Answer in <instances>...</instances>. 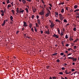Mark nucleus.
<instances>
[{
	"mask_svg": "<svg viewBox=\"0 0 79 79\" xmlns=\"http://www.w3.org/2000/svg\"><path fill=\"white\" fill-rule=\"evenodd\" d=\"M68 59H71V60H73V61H76V60H77V58H74V57H68L67 58Z\"/></svg>",
	"mask_w": 79,
	"mask_h": 79,
	"instance_id": "nucleus-1",
	"label": "nucleus"
},
{
	"mask_svg": "<svg viewBox=\"0 0 79 79\" xmlns=\"http://www.w3.org/2000/svg\"><path fill=\"white\" fill-rule=\"evenodd\" d=\"M53 37H55V38H58L59 37V36H58L57 35L55 34H54V35H53Z\"/></svg>",
	"mask_w": 79,
	"mask_h": 79,
	"instance_id": "nucleus-2",
	"label": "nucleus"
},
{
	"mask_svg": "<svg viewBox=\"0 0 79 79\" xmlns=\"http://www.w3.org/2000/svg\"><path fill=\"white\" fill-rule=\"evenodd\" d=\"M51 25H50V26L51 27V28H53L55 26V24H53V23H51Z\"/></svg>",
	"mask_w": 79,
	"mask_h": 79,
	"instance_id": "nucleus-3",
	"label": "nucleus"
},
{
	"mask_svg": "<svg viewBox=\"0 0 79 79\" xmlns=\"http://www.w3.org/2000/svg\"><path fill=\"white\" fill-rule=\"evenodd\" d=\"M23 26L24 27H26L27 26V23H26V22H25V21H23Z\"/></svg>",
	"mask_w": 79,
	"mask_h": 79,
	"instance_id": "nucleus-4",
	"label": "nucleus"
},
{
	"mask_svg": "<svg viewBox=\"0 0 79 79\" xmlns=\"http://www.w3.org/2000/svg\"><path fill=\"white\" fill-rule=\"evenodd\" d=\"M45 33L46 34H48V35L50 34V32L49 31V29H48L47 31H45Z\"/></svg>",
	"mask_w": 79,
	"mask_h": 79,
	"instance_id": "nucleus-5",
	"label": "nucleus"
},
{
	"mask_svg": "<svg viewBox=\"0 0 79 79\" xmlns=\"http://www.w3.org/2000/svg\"><path fill=\"white\" fill-rule=\"evenodd\" d=\"M24 10H22V9H21L20 10L19 13V14H22V13H24Z\"/></svg>",
	"mask_w": 79,
	"mask_h": 79,
	"instance_id": "nucleus-6",
	"label": "nucleus"
},
{
	"mask_svg": "<svg viewBox=\"0 0 79 79\" xmlns=\"http://www.w3.org/2000/svg\"><path fill=\"white\" fill-rule=\"evenodd\" d=\"M55 16L56 18H58V13L56 12H55Z\"/></svg>",
	"mask_w": 79,
	"mask_h": 79,
	"instance_id": "nucleus-7",
	"label": "nucleus"
},
{
	"mask_svg": "<svg viewBox=\"0 0 79 79\" xmlns=\"http://www.w3.org/2000/svg\"><path fill=\"white\" fill-rule=\"evenodd\" d=\"M60 2L61 5H64V1L62 0Z\"/></svg>",
	"mask_w": 79,
	"mask_h": 79,
	"instance_id": "nucleus-8",
	"label": "nucleus"
},
{
	"mask_svg": "<svg viewBox=\"0 0 79 79\" xmlns=\"http://www.w3.org/2000/svg\"><path fill=\"white\" fill-rule=\"evenodd\" d=\"M22 2H23V4L24 5L25 3H26V0H22Z\"/></svg>",
	"mask_w": 79,
	"mask_h": 79,
	"instance_id": "nucleus-9",
	"label": "nucleus"
},
{
	"mask_svg": "<svg viewBox=\"0 0 79 79\" xmlns=\"http://www.w3.org/2000/svg\"><path fill=\"white\" fill-rule=\"evenodd\" d=\"M49 15H50V14L48 12H47V14H46L45 16L46 17H48V16H49Z\"/></svg>",
	"mask_w": 79,
	"mask_h": 79,
	"instance_id": "nucleus-10",
	"label": "nucleus"
},
{
	"mask_svg": "<svg viewBox=\"0 0 79 79\" xmlns=\"http://www.w3.org/2000/svg\"><path fill=\"white\" fill-rule=\"evenodd\" d=\"M16 11L17 13H19L20 10H19V8H17V10H16Z\"/></svg>",
	"mask_w": 79,
	"mask_h": 79,
	"instance_id": "nucleus-11",
	"label": "nucleus"
},
{
	"mask_svg": "<svg viewBox=\"0 0 79 79\" xmlns=\"http://www.w3.org/2000/svg\"><path fill=\"white\" fill-rule=\"evenodd\" d=\"M6 23V22H5V21L4 20V21L3 22V23L2 24V26H4Z\"/></svg>",
	"mask_w": 79,
	"mask_h": 79,
	"instance_id": "nucleus-12",
	"label": "nucleus"
},
{
	"mask_svg": "<svg viewBox=\"0 0 79 79\" xmlns=\"http://www.w3.org/2000/svg\"><path fill=\"white\" fill-rule=\"evenodd\" d=\"M10 18L12 21H13V16L11 15L10 17Z\"/></svg>",
	"mask_w": 79,
	"mask_h": 79,
	"instance_id": "nucleus-13",
	"label": "nucleus"
},
{
	"mask_svg": "<svg viewBox=\"0 0 79 79\" xmlns=\"http://www.w3.org/2000/svg\"><path fill=\"white\" fill-rule=\"evenodd\" d=\"M38 23L40 25V21L39 19H38L37 20Z\"/></svg>",
	"mask_w": 79,
	"mask_h": 79,
	"instance_id": "nucleus-14",
	"label": "nucleus"
},
{
	"mask_svg": "<svg viewBox=\"0 0 79 79\" xmlns=\"http://www.w3.org/2000/svg\"><path fill=\"white\" fill-rule=\"evenodd\" d=\"M78 7V6H77V5H75L74 6V8L75 9H76V8H77Z\"/></svg>",
	"mask_w": 79,
	"mask_h": 79,
	"instance_id": "nucleus-15",
	"label": "nucleus"
},
{
	"mask_svg": "<svg viewBox=\"0 0 79 79\" xmlns=\"http://www.w3.org/2000/svg\"><path fill=\"white\" fill-rule=\"evenodd\" d=\"M40 15H44V11H42L40 13Z\"/></svg>",
	"mask_w": 79,
	"mask_h": 79,
	"instance_id": "nucleus-16",
	"label": "nucleus"
},
{
	"mask_svg": "<svg viewBox=\"0 0 79 79\" xmlns=\"http://www.w3.org/2000/svg\"><path fill=\"white\" fill-rule=\"evenodd\" d=\"M57 54H58V53L56 52V53L52 54V56H55V55H57Z\"/></svg>",
	"mask_w": 79,
	"mask_h": 79,
	"instance_id": "nucleus-17",
	"label": "nucleus"
},
{
	"mask_svg": "<svg viewBox=\"0 0 79 79\" xmlns=\"http://www.w3.org/2000/svg\"><path fill=\"white\" fill-rule=\"evenodd\" d=\"M46 68L47 69H50V65H47L46 66Z\"/></svg>",
	"mask_w": 79,
	"mask_h": 79,
	"instance_id": "nucleus-18",
	"label": "nucleus"
},
{
	"mask_svg": "<svg viewBox=\"0 0 79 79\" xmlns=\"http://www.w3.org/2000/svg\"><path fill=\"white\" fill-rule=\"evenodd\" d=\"M60 19L62 21L63 20V17H60Z\"/></svg>",
	"mask_w": 79,
	"mask_h": 79,
	"instance_id": "nucleus-19",
	"label": "nucleus"
},
{
	"mask_svg": "<svg viewBox=\"0 0 79 79\" xmlns=\"http://www.w3.org/2000/svg\"><path fill=\"white\" fill-rule=\"evenodd\" d=\"M59 15L60 18H61L62 17H63V15H61V14H59Z\"/></svg>",
	"mask_w": 79,
	"mask_h": 79,
	"instance_id": "nucleus-20",
	"label": "nucleus"
},
{
	"mask_svg": "<svg viewBox=\"0 0 79 79\" xmlns=\"http://www.w3.org/2000/svg\"><path fill=\"white\" fill-rule=\"evenodd\" d=\"M56 22H58V23H60V20H58V19H56Z\"/></svg>",
	"mask_w": 79,
	"mask_h": 79,
	"instance_id": "nucleus-21",
	"label": "nucleus"
},
{
	"mask_svg": "<svg viewBox=\"0 0 79 79\" xmlns=\"http://www.w3.org/2000/svg\"><path fill=\"white\" fill-rule=\"evenodd\" d=\"M64 9H62L61 10V13H64Z\"/></svg>",
	"mask_w": 79,
	"mask_h": 79,
	"instance_id": "nucleus-22",
	"label": "nucleus"
},
{
	"mask_svg": "<svg viewBox=\"0 0 79 79\" xmlns=\"http://www.w3.org/2000/svg\"><path fill=\"white\" fill-rule=\"evenodd\" d=\"M65 73L66 74H68V71H67V70H66L65 71Z\"/></svg>",
	"mask_w": 79,
	"mask_h": 79,
	"instance_id": "nucleus-23",
	"label": "nucleus"
},
{
	"mask_svg": "<svg viewBox=\"0 0 79 79\" xmlns=\"http://www.w3.org/2000/svg\"><path fill=\"white\" fill-rule=\"evenodd\" d=\"M79 9H76L74 11V12H76V11H79Z\"/></svg>",
	"mask_w": 79,
	"mask_h": 79,
	"instance_id": "nucleus-24",
	"label": "nucleus"
},
{
	"mask_svg": "<svg viewBox=\"0 0 79 79\" xmlns=\"http://www.w3.org/2000/svg\"><path fill=\"white\" fill-rule=\"evenodd\" d=\"M32 25L31 23L30 24H29L30 27V28H31L32 27Z\"/></svg>",
	"mask_w": 79,
	"mask_h": 79,
	"instance_id": "nucleus-25",
	"label": "nucleus"
},
{
	"mask_svg": "<svg viewBox=\"0 0 79 79\" xmlns=\"http://www.w3.org/2000/svg\"><path fill=\"white\" fill-rule=\"evenodd\" d=\"M48 13H49L50 14L51 12H50V10H49V9H48Z\"/></svg>",
	"mask_w": 79,
	"mask_h": 79,
	"instance_id": "nucleus-26",
	"label": "nucleus"
},
{
	"mask_svg": "<svg viewBox=\"0 0 79 79\" xmlns=\"http://www.w3.org/2000/svg\"><path fill=\"white\" fill-rule=\"evenodd\" d=\"M26 11L27 13H28L29 12V10H28V9L27 8H26Z\"/></svg>",
	"mask_w": 79,
	"mask_h": 79,
	"instance_id": "nucleus-27",
	"label": "nucleus"
},
{
	"mask_svg": "<svg viewBox=\"0 0 79 79\" xmlns=\"http://www.w3.org/2000/svg\"><path fill=\"white\" fill-rule=\"evenodd\" d=\"M34 27L35 31L36 32H37V28L35 27Z\"/></svg>",
	"mask_w": 79,
	"mask_h": 79,
	"instance_id": "nucleus-28",
	"label": "nucleus"
},
{
	"mask_svg": "<svg viewBox=\"0 0 79 79\" xmlns=\"http://www.w3.org/2000/svg\"><path fill=\"white\" fill-rule=\"evenodd\" d=\"M7 2V4L9 3H10V0H7L6 1Z\"/></svg>",
	"mask_w": 79,
	"mask_h": 79,
	"instance_id": "nucleus-29",
	"label": "nucleus"
},
{
	"mask_svg": "<svg viewBox=\"0 0 79 79\" xmlns=\"http://www.w3.org/2000/svg\"><path fill=\"white\" fill-rule=\"evenodd\" d=\"M52 79H56V77H52Z\"/></svg>",
	"mask_w": 79,
	"mask_h": 79,
	"instance_id": "nucleus-30",
	"label": "nucleus"
},
{
	"mask_svg": "<svg viewBox=\"0 0 79 79\" xmlns=\"http://www.w3.org/2000/svg\"><path fill=\"white\" fill-rule=\"evenodd\" d=\"M59 74H60L61 75H62L63 74V72H60L59 73Z\"/></svg>",
	"mask_w": 79,
	"mask_h": 79,
	"instance_id": "nucleus-31",
	"label": "nucleus"
},
{
	"mask_svg": "<svg viewBox=\"0 0 79 79\" xmlns=\"http://www.w3.org/2000/svg\"><path fill=\"white\" fill-rule=\"evenodd\" d=\"M76 27H75L73 28V30L74 31H76Z\"/></svg>",
	"mask_w": 79,
	"mask_h": 79,
	"instance_id": "nucleus-32",
	"label": "nucleus"
},
{
	"mask_svg": "<svg viewBox=\"0 0 79 79\" xmlns=\"http://www.w3.org/2000/svg\"><path fill=\"white\" fill-rule=\"evenodd\" d=\"M35 24L36 25V27H39V25L38 24H37V23H36Z\"/></svg>",
	"mask_w": 79,
	"mask_h": 79,
	"instance_id": "nucleus-33",
	"label": "nucleus"
},
{
	"mask_svg": "<svg viewBox=\"0 0 79 79\" xmlns=\"http://www.w3.org/2000/svg\"><path fill=\"white\" fill-rule=\"evenodd\" d=\"M78 39H77L76 40H75L74 42H77V40H78Z\"/></svg>",
	"mask_w": 79,
	"mask_h": 79,
	"instance_id": "nucleus-34",
	"label": "nucleus"
},
{
	"mask_svg": "<svg viewBox=\"0 0 79 79\" xmlns=\"http://www.w3.org/2000/svg\"><path fill=\"white\" fill-rule=\"evenodd\" d=\"M70 40L71 41V40H73V39L72 38H71V37H70Z\"/></svg>",
	"mask_w": 79,
	"mask_h": 79,
	"instance_id": "nucleus-35",
	"label": "nucleus"
},
{
	"mask_svg": "<svg viewBox=\"0 0 79 79\" xmlns=\"http://www.w3.org/2000/svg\"><path fill=\"white\" fill-rule=\"evenodd\" d=\"M63 34H64L63 33V32L62 31V32L61 33V35L62 37V36H63Z\"/></svg>",
	"mask_w": 79,
	"mask_h": 79,
	"instance_id": "nucleus-36",
	"label": "nucleus"
},
{
	"mask_svg": "<svg viewBox=\"0 0 79 79\" xmlns=\"http://www.w3.org/2000/svg\"><path fill=\"white\" fill-rule=\"evenodd\" d=\"M71 71L72 72H73V71H75V69H72L71 70Z\"/></svg>",
	"mask_w": 79,
	"mask_h": 79,
	"instance_id": "nucleus-37",
	"label": "nucleus"
},
{
	"mask_svg": "<svg viewBox=\"0 0 79 79\" xmlns=\"http://www.w3.org/2000/svg\"><path fill=\"white\" fill-rule=\"evenodd\" d=\"M56 61H57V63H59V62H60V60L59 59H57L56 60Z\"/></svg>",
	"mask_w": 79,
	"mask_h": 79,
	"instance_id": "nucleus-38",
	"label": "nucleus"
},
{
	"mask_svg": "<svg viewBox=\"0 0 79 79\" xmlns=\"http://www.w3.org/2000/svg\"><path fill=\"white\" fill-rule=\"evenodd\" d=\"M1 12L2 14V13H4V11L3 10H1Z\"/></svg>",
	"mask_w": 79,
	"mask_h": 79,
	"instance_id": "nucleus-39",
	"label": "nucleus"
},
{
	"mask_svg": "<svg viewBox=\"0 0 79 79\" xmlns=\"http://www.w3.org/2000/svg\"><path fill=\"white\" fill-rule=\"evenodd\" d=\"M64 23H66V22H67V20H66V19H64Z\"/></svg>",
	"mask_w": 79,
	"mask_h": 79,
	"instance_id": "nucleus-40",
	"label": "nucleus"
},
{
	"mask_svg": "<svg viewBox=\"0 0 79 79\" xmlns=\"http://www.w3.org/2000/svg\"><path fill=\"white\" fill-rule=\"evenodd\" d=\"M72 52H77L76 51H77V50H76L75 51H74V50H72Z\"/></svg>",
	"mask_w": 79,
	"mask_h": 79,
	"instance_id": "nucleus-41",
	"label": "nucleus"
},
{
	"mask_svg": "<svg viewBox=\"0 0 79 79\" xmlns=\"http://www.w3.org/2000/svg\"><path fill=\"white\" fill-rule=\"evenodd\" d=\"M65 38H66V39L68 38V35H65Z\"/></svg>",
	"mask_w": 79,
	"mask_h": 79,
	"instance_id": "nucleus-42",
	"label": "nucleus"
},
{
	"mask_svg": "<svg viewBox=\"0 0 79 79\" xmlns=\"http://www.w3.org/2000/svg\"><path fill=\"white\" fill-rule=\"evenodd\" d=\"M60 55L63 56V55H64V53L62 52V53H60Z\"/></svg>",
	"mask_w": 79,
	"mask_h": 79,
	"instance_id": "nucleus-43",
	"label": "nucleus"
},
{
	"mask_svg": "<svg viewBox=\"0 0 79 79\" xmlns=\"http://www.w3.org/2000/svg\"><path fill=\"white\" fill-rule=\"evenodd\" d=\"M34 15H33L31 16V18H32V19H34Z\"/></svg>",
	"mask_w": 79,
	"mask_h": 79,
	"instance_id": "nucleus-44",
	"label": "nucleus"
},
{
	"mask_svg": "<svg viewBox=\"0 0 79 79\" xmlns=\"http://www.w3.org/2000/svg\"><path fill=\"white\" fill-rule=\"evenodd\" d=\"M7 6H8L9 7H11V4H9Z\"/></svg>",
	"mask_w": 79,
	"mask_h": 79,
	"instance_id": "nucleus-45",
	"label": "nucleus"
},
{
	"mask_svg": "<svg viewBox=\"0 0 79 79\" xmlns=\"http://www.w3.org/2000/svg\"><path fill=\"white\" fill-rule=\"evenodd\" d=\"M61 69L62 70H64V69H65V68L64 67L62 68Z\"/></svg>",
	"mask_w": 79,
	"mask_h": 79,
	"instance_id": "nucleus-46",
	"label": "nucleus"
},
{
	"mask_svg": "<svg viewBox=\"0 0 79 79\" xmlns=\"http://www.w3.org/2000/svg\"><path fill=\"white\" fill-rule=\"evenodd\" d=\"M11 11H12V12L13 14H15V12H14V10H12Z\"/></svg>",
	"mask_w": 79,
	"mask_h": 79,
	"instance_id": "nucleus-47",
	"label": "nucleus"
},
{
	"mask_svg": "<svg viewBox=\"0 0 79 79\" xmlns=\"http://www.w3.org/2000/svg\"><path fill=\"white\" fill-rule=\"evenodd\" d=\"M77 47L76 46H74V49H76Z\"/></svg>",
	"mask_w": 79,
	"mask_h": 79,
	"instance_id": "nucleus-48",
	"label": "nucleus"
},
{
	"mask_svg": "<svg viewBox=\"0 0 79 79\" xmlns=\"http://www.w3.org/2000/svg\"><path fill=\"white\" fill-rule=\"evenodd\" d=\"M68 73V74H71V71H69V72Z\"/></svg>",
	"mask_w": 79,
	"mask_h": 79,
	"instance_id": "nucleus-49",
	"label": "nucleus"
},
{
	"mask_svg": "<svg viewBox=\"0 0 79 79\" xmlns=\"http://www.w3.org/2000/svg\"><path fill=\"white\" fill-rule=\"evenodd\" d=\"M40 32H41V34H43V31H42V30H41L40 31Z\"/></svg>",
	"mask_w": 79,
	"mask_h": 79,
	"instance_id": "nucleus-50",
	"label": "nucleus"
},
{
	"mask_svg": "<svg viewBox=\"0 0 79 79\" xmlns=\"http://www.w3.org/2000/svg\"><path fill=\"white\" fill-rule=\"evenodd\" d=\"M31 30L32 31V32H34V30L33 29V28H31Z\"/></svg>",
	"mask_w": 79,
	"mask_h": 79,
	"instance_id": "nucleus-51",
	"label": "nucleus"
},
{
	"mask_svg": "<svg viewBox=\"0 0 79 79\" xmlns=\"http://www.w3.org/2000/svg\"><path fill=\"white\" fill-rule=\"evenodd\" d=\"M11 4L12 6H13V2H12L11 3Z\"/></svg>",
	"mask_w": 79,
	"mask_h": 79,
	"instance_id": "nucleus-52",
	"label": "nucleus"
},
{
	"mask_svg": "<svg viewBox=\"0 0 79 79\" xmlns=\"http://www.w3.org/2000/svg\"><path fill=\"white\" fill-rule=\"evenodd\" d=\"M65 8L66 10H68V7H66Z\"/></svg>",
	"mask_w": 79,
	"mask_h": 79,
	"instance_id": "nucleus-53",
	"label": "nucleus"
},
{
	"mask_svg": "<svg viewBox=\"0 0 79 79\" xmlns=\"http://www.w3.org/2000/svg\"><path fill=\"white\" fill-rule=\"evenodd\" d=\"M1 15L2 16H4V13L1 14Z\"/></svg>",
	"mask_w": 79,
	"mask_h": 79,
	"instance_id": "nucleus-54",
	"label": "nucleus"
},
{
	"mask_svg": "<svg viewBox=\"0 0 79 79\" xmlns=\"http://www.w3.org/2000/svg\"><path fill=\"white\" fill-rule=\"evenodd\" d=\"M49 5H50V6H51V7H52V4H49Z\"/></svg>",
	"mask_w": 79,
	"mask_h": 79,
	"instance_id": "nucleus-55",
	"label": "nucleus"
},
{
	"mask_svg": "<svg viewBox=\"0 0 79 79\" xmlns=\"http://www.w3.org/2000/svg\"><path fill=\"white\" fill-rule=\"evenodd\" d=\"M64 66H66V65H67V64L66 63H64Z\"/></svg>",
	"mask_w": 79,
	"mask_h": 79,
	"instance_id": "nucleus-56",
	"label": "nucleus"
},
{
	"mask_svg": "<svg viewBox=\"0 0 79 79\" xmlns=\"http://www.w3.org/2000/svg\"><path fill=\"white\" fill-rule=\"evenodd\" d=\"M66 47H68L69 46V44H66Z\"/></svg>",
	"mask_w": 79,
	"mask_h": 79,
	"instance_id": "nucleus-57",
	"label": "nucleus"
},
{
	"mask_svg": "<svg viewBox=\"0 0 79 79\" xmlns=\"http://www.w3.org/2000/svg\"><path fill=\"white\" fill-rule=\"evenodd\" d=\"M19 32V31H18L16 32V34H18V32Z\"/></svg>",
	"mask_w": 79,
	"mask_h": 79,
	"instance_id": "nucleus-58",
	"label": "nucleus"
},
{
	"mask_svg": "<svg viewBox=\"0 0 79 79\" xmlns=\"http://www.w3.org/2000/svg\"><path fill=\"white\" fill-rule=\"evenodd\" d=\"M72 55V53H69L68 55L67 56H68L69 55Z\"/></svg>",
	"mask_w": 79,
	"mask_h": 79,
	"instance_id": "nucleus-59",
	"label": "nucleus"
},
{
	"mask_svg": "<svg viewBox=\"0 0 79 79\" xmlns=\"http://www.w3.org/2000/svg\"><path fill=\"white\" fill-rule=\"evenodd\" d=\"M61 77V79H65V78L63 77Z\"/></svg>",
	"mask_w": 79,
	"mask_h": 79,
	"instance_id": "nucleus-60",
	"label": "nucleus"
},
{
	"mask_svg": "<svg viewBox=\"0 0 79 79\" xmlns=\"http://www.w3.org/2000/svg\"><path fill=\"white\" fill-rule=\"evenodd\" d=\"M70 12H73V10L71 9V10H70Z\"/></svg>",
	"mask_w": 79,
	"mask_h": 79,
	"instance_id": "nucleus-61",
	"label": "nucleus"
},
{
	"mask_svg": "<svg viewBox=\"0 0 79 79\" xmlns=\"http://www.w3.org/2000/svg\"><path fill=\"white\" fill-rule=\"evenodd\" d=\"M39 15H37V16H36V18H37V19H39Z\"/></svg>",
	"mask_w": 79,
	"mask_h": 79,
	"instance_id": "nucleus-62",
	"label": "nucleus"
},
{
	"mask_svg": "<svg viewBox=\"0 0 79 79\" xmlns=\"http://www.w3.org/2000/svg\"><path fill=\"white\" fill-rule=\"evenodd\" d=\"M68 26H69V23H68L67 24V25H66V27Z\"/></svg>",
	"mask_w": 79,
	"mask_h": 79,
	"instance_id": "nucleus-63",
	"label": "nucleus"
},
{
	"mask_svg": "<svg viewBox=\"0 0 79 79\" xmlns=\"http://www.w3.org/2000/svg\"><path fill=\"white\" fill-rule=\"evenodd\" d=\"M77 15H78V16H79V13H78V12H77Z\"/></svg>",
	"mask_w": 79,
	"mask_h": 79,
	"instance_id": "nucleus-64",
	"label": "nucleus"
}]
</instances>
